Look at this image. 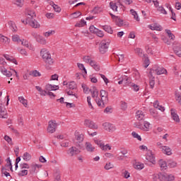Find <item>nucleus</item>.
Returning <instances> with one entry per match:
<instances>
[{
    "instance_id": "obj_2",
    "label": "nucleus",
    "mask_w": 181,
    "mask_h": 181,
    "mask_svg": "<svg viewBox=\"0 0 181 181\" xmlns=\"http://www.w3.org/2000/svg\"><path fill=\"white\" fill-rule=\"evenodd\" d=\"M150 76L152 77L157 74V76H160V74H168V71L165 69V68L158 66V65H155L150 69Z\"/></svg>"
},
{
    "instance_id": "obj_12",
    "label": "nucleus",
    "mask_w": 181,
    "mask_h": 181,
    "mask_svg": "<svg viewBox=\"0 0 181 181\" xmlns=\"http://www.w3.org/2000/svg\"><path fill=\"white\" fill-rule=\"evenodd\" d=\"M80 152H81L80 150L78 148H77V147L72 146L69 148L66 153L69 156H76V155H78V153H80Z\"/></svg>"
},
{
    "instance_id": "obj_15",
    "label": "nucleus",
    "mask_w": 181,
    "mask_h": 181,
    "mask_svg": "<svg viewBox=\"0 0 181 181\" xmlns=\"http://www.w3.org/2000/svg\"><path fill=\"white\" fill-rule=\"evenodd\" d=\"M146 159L148 160V162H151V163H152L153 165H155V163H156V160H155V156L152 154V152H150L146 155Z\"/></svg>"
},
{
    "instance_id": "obj_61",
    "label": "nucleus",
    "mask_w": 181,
    "mask_h": 181,
    "mask_svg": "<svg viewBox=\"0 0 181 181\" xmlns=\"http://www.w3.org/2000/svg\"><path fill=\"white\" fill-rule=\"evenodd\" d=\"M28 175V170H22L18 173V176H26Z\"/></svg>"
},
{
    "instance_id": "obj_31",
    "label": "nucleus",
    "mask_w": 181,
    "mask_h": 181,
    "mask_svg": "<svg viewBox=\"0 0 181 181\" xmlns=\"http://www.w3.org/2000/svg\"><path fill=\"white\" fill-rule=\"evenodd\" d=\"M18 100L20 101V103H22L23 105H24V107H28V100L25 99V98L23 97H18Z\"/></svg>"
},
{
    "instance_id": "obj_24",
    "label": "nucleus",
    "mask_w": 181,
    "mask_h": 181,
    "mask_svg": "<svg viewBox=\"0 0 181 181\" xmlns=\"http://www.w3.org/2000/svg\"><path fill=\"white\" fill-rule=\"evenodd\" d=\"M4 57H5L6 60L11 62V63H14V64H18V62L13 57H10L8 54H4Z\"/></svg>"
},
{
    "instance_id": "obj_47",
    "label": "nucleus",
    "mask_w": 181,
    "mask_h": 181,
    "mask_svg": "<svg viewBox=\"0 0 181 181\" xmlns=\"http://www.w3.org/2000/svg\"><path fill=\"white\" fill-rule=\"evenodd\" d=\"M83 59V62H85V63H88V64H90V62L93 60V59L90 56H85Z\"/></svg>"
},
{
    "instance_id": "obj_18",
    "label": "nucleus",
    "mask_w": 181,
    "mask_h": 181,
    "mask_svg": "<svg viewBox=\"0 0 181 181\" xmlns=\"http://www.w3.org/2000/svg\"><path fill=\"white\" fill-rule=\"evenodd\" d=\"M158 165L161 170H166L168 169V163L163 160H160L158 161Z\"/></svg>"
},
{
    "instance_id": "obj_57",
    "label": "nucleus",
    "mask_w": 181,
    "mask_h": 181,
    "mask_svg": "<svg viewBox=\"0 0 181 181\" xmlns=\"http://www.w3.org/2000/svg\"><path fill=\"white\" fill-rule=\"evenodd\" d=\"M112 168H114V165L111 164V163H106V165H105V169L106 170H110V169H112Z\"/></svg>"
},
{
    "instance_id": "obj_41",
    "label": "nucleus",
    "mask_w": 181,
    "mask_h": 181,
    "mask_svg": "<svg viewBox=\"0 0 181 181\" xmlns=\"http://www.w3.org/2000/svg\"><path fill=\"white\" fill-rule=\"evenodd\" d=\"M21 45L32 50V46H29V42L26 41V40H23V41H21Z\"/></svg>"
},
{
    "instance_id": "obj_40",
    "label": "nucleus",
    "mask_w": 181,
    "mask_h": 181,
    "mask_svg": "<svg viewBox=\"0 0 181 181\" xmlns=\"http://www.w3.org/2000/svg\"><path fill=\"white\" fill-rule=\"evenodd\" d=\"M36 41L38 42V43H40V45H46V40L40 35L38 37Z\"/></svg>"
},
{
    "instance_id": "obj_46",
    "label": "nucleus",
    "mask_w": 181,
    "mask_h": 181,
    "mask_svg": "<svg viewBox=\"0 0 181 181\" xmlns=\"http://www.w3.org/2000/svg\"><path fill=\"white\" fill-rule=\"evenodd\" d=\"M36 168H39V165L37 164L31 165L30 169V172L31 174L35 173L36 172Z\"/></svg>"
},
{
    "instance_id": "obj_51",
    "label": "nucleus",
    "mask_w": 181,
    "mask_h": 181,
    "mask_svg": "<svg viewBox=\"0 0 181 181\" xmlns=\"http://www.w3.org/2000/svg\"><path fill=\"white\" fill-rule=\"evenodd\" d=\"M132 135L133 138H136L138 141H142V138H141V136H139L136 132H132Z\"/></svg>"
},
{
    "instance_id": "obj_36",
    "label": "nucleus",
    "mask_w": 181,
    "mask_h": 181,
    "mask_svg": "<svg viewBox=\"0 0 181 181\" xmlns=\"http://www.w3.org/2000/svg\"><path fill=\"white\" fill-rule=\"evenodd\" d=\"M45 90H47V93H49V91H54V87L52 84H47L45 86Z\"/></svg>"
},
{
    "instance_id": "obj_64",
    "label": "nucleus",
    "mask_w": 181,
    "mask_h": 181,
    "mask_svg": "<svg viewBox=\"0 0 181 181\" xmlns=\"http://www.w3.org/2000/svg\"><path fill=\"white\" fill-rule=\"evenodd\" d=\"M74 18H78L79 16H81V12L80 11H76L74 13L71 14Z\"/></svg>"
},
{
    "instance_id": "obj_17",
    "label": "nucleus",
    "mask_w": 181,
    "mask_h": 181,
    "mask_svg": "<svg viewBox=\"0 0 181 181\" xmlns=\"http://www.w3.org/2000/svg\"><path fill=\"white\" fill-rule=\"evenodd\" d=\"M85 146L88 152H94V151H95V147H94L90 142H86Z\"/></svg>"
},
{
    "instance_id": "obj_45",
    "label": "nucleus",
    "mask_w": 181,
    "mask_h": 181,
    "mask_svg": "<svg viewBox=\"0 0 181 181\" xmlns=\"http://www.w3.org/2000/svg\"><path fill=\"white\" fill-rule=\"evenodd\" d=\"M123 177H124L125 179H128V177H130V174L129 172H128V170H122V173Z\"/></svg>"
},
{
    "instance_id": "obj_11",
    "label": "nucleus",
    "mask_w": 181,
    "mask_h": 181,
    "mask_svg": "<svg viewBox=\"0 0 181 181\" xmlns=\"http://www.w3.org/2000/svg\"><path fill=\"white\" fill-rule=\"evenodd\" d=\"M100 104H103L104 103V105L105 106V104H107V103H108V92H107L105 90H100Z\"/></svg>"
},
{
    "instance_id": "obj_10",
    "label": "nucleus",
    "mask_w": 181,
    "mask_h": 181,
    "mask_svg": "<svg viewBox=\"0 0 181 181\" xmlns=\"http://www.w3.org/2000/svg\"><path fill=\"white\" fill-rule=\"evenodd\" d=\"M84 125L85 127H86L87 128H90V129H98V125H97V124H95V122H94L91 119H85Z\"/></svg>"
},
{
    "instance_id": "obj_56",
    "label": "nucleus",
    "mask_w": 181,
    "mask_h": 181,
    "mask_svg": "<svg viewBox=\"0 0 181 181\" xmlns=\"http://www.w3.org/2000/svg\"><path fill=\"white\" fill-rule=\"evenodd\" d=\"M102 151H111V146H110L109 144H106V145H104L103 144V146H102Z\"/></svg>"
},
{
    "instance_id": "obj_16",
    "label": "nucleus",
    "mask_w": 181,
    "mask_h": 181,
    "mask_svg": "<svg viewBox=\"0 0 181 181\" xmlns=\"http://www.w3.org/2000/svg\"><path fill=\"white\" fill-rule=\"evenodd\" d=\"M136 118L138 121H144L145 118V113L142 110H139L136 112Z\"/></svg>"
},
{
    "instance_id": "obj_54",
    "label": "nucleus",
    "mask_w": 181,
    "mask_h": 181,
    "mask_svg": "<svg viewBox=\"0 0 181 181\" xmlns=\"http://www.w3.org/2000/svg\"><path fill=\"white\" fill-rule=\"evenodd\" d=\"M23 2H25L24 0H16L15 4L17 5V6L22 7L23 6Z\"/></svg>"
},
{
    "instance_id": "obj_60",
    "label": "nucleus",
    "mask_w": 181,
    "mask_h": 181,
    "mask_svg": "<svg viewBox=\"0 0 181 181\" xmlns=\"http://www.w3.org/2000/svg\"><path fill=\"white\" fill-rule=\"evenodd\" d=\"M31 76H33V77H40L42 75L39 71L35 70L32 71Z\"/></svg>"
},
{
    "instance_id": "obj_58",
    "label": "nucleus",
    "mask_w": 181,
    "mask_h": 181,
    "mask_svg": "<svg viewBox=\"0 0 181 181\" xmlns=\"http://www.w3.org/2000/svg\"><path fill=\"white\" fill-rule=\"evenodd\" d=\"M89 30L90 32H91V33H95L98 32V29L94 27V25H90L89 28Z\"/></svg>"
},
{
    "instance_id": "obj_44",
    "label": "nucleus",
    "mask_w": 181,
    "mask_h": 181,
    "mask_svg": "<svg viewBox=\"0 0 181 181\" xmlns=\"http://www.w3.org/2000/svg\"><path fill=\"white\" fill-rule=\"evenodd\" d=\"M130 12L132 15L134 16V19H136V21L139 22V18L138 17V13H136V11H135V10L134 9H131Z\"/></svg>"
},
{
    "instance_id": "obj_62",
    "label": "nucleus",
    "mask_w": 181,
    "mask_h": 181,
    "mask_svg": "<svg viewBox=\"0 0 181 181\" xmlns=\"http://www.w3.org/2000/svg\"><path fill=\"white\" fill-rule=\"evenodd\" d=\"M66 93L68 95H74V97H76V93H74L71 89H66Z\"/></svg>"
},
{
    "instance_id": "obj_6",
    "label": "nucleus",
    "mask_w": 181,
    "mask_h": 181,
    "mask_svg": "<svg viewBox=\"0 0 181 181\" xmlns=\"http://www.w3.org/2000/svg\"><path fill=\"white\" fill-rule=\"evenodd\" d=\"M135 128H138L139 129H141L142 131H149V127H151V124L148 122H136L134 123Z\"/></svg>"
},
{
    "instance_id": "obj_42",
    "label": "nucleus",
    "mask_w": 181,
    "mask_h": 181,
    "mask_svg": "<svg viewBox=\"0 0 181 181\" xmlns=\"http://www.w3.org/2000/svg\"><path fill=\"white\" fill-rule=\"evenodd\" d=\"M110 6L111 9H112V11H115L116 12H117V11H118L117 10L118 9V6L115 3L111 1L110 3Z\"/></svg>"
},
{
    "instance_id": "obj_14",
    "label": "nucleus",
    "mask_w": 181,
    "mask_h": 181,
    "mask_svg": "<svg viewBox=\"0 0 181 181\" xmlns=\"http://www.w3.org/2000/svg\"><path fill=\"white\" fill-rule=\"evenodd\" d=\"M173 50L175 54L178 56V57H181V45L180 44H177V45H174Z\"/></svg>"
},
{
    "instance_id": "obj_23",
    "label": "nucleus",
    "mask_w": 181,
    "mask_h": 181,
    "mask_svg": "<svg viewBox=\"0 0 181 181\" xmlns=\"http://www.w3.org/2000/svg\"><path fill=\"white\" fill-rule=\"evenodd\" d=\"M1 71L2 74H4V76H6V77H11L12 76V72H11L10 71H8L4 67H1Z\"/></svg>"
},
{
    "instance_id": "obj_5",
    "label": "nucleus",
    "mask_w": 181,
    "mask_h": 181,
    "mask_svg": "<svg viewBox=\"0 0 181 181\" xmlns=\"http://www.w3.org/2000/svg\"><path fill=\"white\" fill-rule=\"evenodd\" d=\"M158 178L160 181H172L175 180V175L172 174L159 173L158 174Z\"/></svg>"
},
{
    "instance_id": "obj_29",
    "label": "nucleus",
    "mask_w": 181,
    "mask_h": 181,
    "mask_svg": "<svg viewBox=\"0 0 181 181\" xmlns=\"http://www.w3.org/2000/svg\"><path fill=\"white\" fill-rule=\"evenodd\" d=\"M23 159L28 162V160H30V159H32V156L30 155V153L25 152L23 156Z\"/></svg>"
},
{
    "instance_id": "obj_22",
    "label": "nucleus",
    "mask_w": 181,
    "mask_h": 181,
    "mask_svg": "<svg viewBox=\"0 0 181 181\" xmlns=\"http://www.w3.org/2000/svg\"><path fill=\"white\" fill-rule=\"evenodd\" d=\"M102 11H103V8L100 6H95L93 9L91 11V13L93 15H98V13H101Z\"/></svg>"
},
{
    "instance_id": "obj_32",
    "label": "nucleus",
    "mask_w": 181,
    "mask_h": 181,
    "mask_svg": "<svg viewBox=\"0 0 181 181\" xmlns=\"http://www.w3.org/2000/svg\"><path fill=\"white\" fill-rule=\"evenodd\" d=\"M122 79L123 80V83H124V84H129L131 83V78L128 77L127 76H123Z\"/></svg>"
},
{
    "instance_id": "obj_28",
    "label": "nucleus",
    "mask_w": 181,
    "mask_h": 181,
    "mask_svg": "<svg viewBox=\"0 0 181 181\" xmlns=\"http://www.w3.org/2000/svg\"><path fill=\"white\" fill-rule=\"evenodd\" d=\"M134 50L139 57H145V56H146V54H144L143 50L141 48H136Z\"/></svg>"
},
{
    "instance_id": "obj_37",
    "label": "nucleus",
    "mask_w": 181,
    "mask_h": 181,
    "mask_svg": "<svg viewBox=\"0 0 181 181\" xmlns=\"http://www.w3.org/2000/svg\"><path fill=\"white\" fill-rule=\"evenodd\" d=\"M165 33L168 34V35L170 37V40H175V35H173V33H172L170 30H165Z\"/></svg>"
},
{
    "instance_id": "obj_9",
    "label": "nucleus",
    "mask_w": 181,
    "mask_h": 181,
    "mask_svg": "<svg viewBox=\"0 0 181 181\" xmlns=\"http://www.w3.org/2000/svg\"><path fill=\"white\" fill-rule=\"evenodd\" d=\"M0 118H8V112L5 108V102L0 100Z\"/></svg>"
},
{
    "instance_id": "obj_7",
    "label": "nucleus",
    "mask_w": 181,
    "mask_h": 181,
    "mask_svg": "<svg viewBox=\"0 0 181 181\" xmlns=\"http://www.w3.org/2000/svg\"><path fill=\"white\" fill-rule=\"evenodd\" d=\"M25 25H29L33 29H39L40 28V24L35 18H26Z\"/></svg>"
},
{
    "instance_id": "obj_53",
    "label": "nucleus",
    "mask_w": 181,
    "mask_h": 181,
    "mask_svg": "<svg viewBox=\"0 0 181 181\" xmlns=\"http://www.w3.org/2000/svg\"><path fill=\"white\" fill-rule=\"evenodd\" d=\"M176 165H177V163L175 161L170 160L168 161V166L170 168H176Z\"/></svg>"
},
{
    "instance_id": "obj_26",
    "label": "nucleus",
    "mask_w": 181,
    "mask_h": 181,
    "mask_svg": "<svg viewBox=\"0 0 181 181\" xmlns=\"http://www.w3.org/2000/svg\"><path fill=\"white\" fill-rule=\"evenodd\" d=\"M33 18H36V13L35 11L30 10L27 12L26 19H32Z\"/></svg>"
},
{
    "instance_id": "obj_33",
    "label": "nucleus",
    "mask_w": 181,
    "mask_h": 181,
    "mask_svg": "<svg viewBox=\"0 0 181 181\" xmlns=\"http://www.w3.org/2000/svg\"><path fill=\"white\" fill-rule=\"evenodd\" d=\"M77 88V85L76 84V82L71 81L69 84V90H76Z\"/></svg>"
},
{
    "instance_id": "obj_55",
    "label": "nucleus",
    "mask_w": 181,
    "mask_h": 181,
    "mask_svg": "<svg viewBox=\"0 0 181 181\" xmlns=\"http://www.w3.org/2000/svg\"><path fill=\"white\" fill-rule=\"evenodd\" d=\"M158 11L160 12V13H163V15L168 14V12L166 11V10H165V8H163V6H159L158 8Z\"/></svg>"
},
{
    "instance_id": "obj_19",
    "label": "nucleus",
    "mask_w": 181,
    "mask_h": 181,
    "mask_svg": "<svg viewBox=\"0 0 181 181\" xmlns=\"http://www.w3.org/2000/svg\"><path fill=\"white\" fill-rule=\"evenodd\" d=\"M170 111H171V116L173 119L175 121V122H180V119L179 118V115L176 114V112H175V110L171 109Z\"/></svg>"
},
{
    "instance_id": "obj_59",
    "label": "nucleus",
    "mask_w": 181,
    "mask_h": 181,
    "mask_svg": "<svg viewBox=\"0 0 181 181\" xmlns=\"http://www.w3.org/2000/svg\"><path fill=\"white\" fill-rule=\"evenodd\" d=\"M120 104H121L122 110H127V108H128V105H127V103H125L124 101H121Z\"/></svg>"
},
{
    "instance_id": "obj_63",
    "label": "nucleus",
    "mask_w": 181,
    "mask_h": 181,
    "mask_svg": "<svg viewBox=\"0 0 181 181\" xmlns=\"http://www.w3.org/2000/svg\"><path fill=\"white\" fill-rule=\"evenodd\" d=\"M52 8H54V11H55V12H61L62 11V8L57 4H54V6H52Z\"/></svg>"
},
{
    "instance_id": "obj_1",
    "label": "nucleus",
    "mask_w": 181,
    "mask_h": 181,
    "mask_svg": "<svg viewBox=\"0 0 181 181\" xmlns=\"http://www.w3.org/2000/svg\"><path fill=\"white\" fill-rule=\"evenodd\" d=\"M40 56L45 63V68L47 70H51L53 64H54V59L52 58V54H50L49 50L45 48L41 49Z\"/></svg>"
},
{
    "instance_id": "obj_4",
    "label": "nucleus",
    "mask_w": 181,
    "mask_h": 181,
    "mask_svg": "<svg viewBox=\"0 0 181 181\" xmlns=\"http://www.w3.org/2000/svg\"><path fill=\"white\" fill-rule=\"evenodd\" d=\"M110 40H103L99 44V52L101 54H105L108 52Z\"/></svg>"
},
{
    "instance_id": "obj_35",
    "label": "nucleus",
    "mask_w": 181,
    "mask_h": 181,
    "mask_svg": "<svg viewBox=\"0 0 181 181\" xmlns=\"http://www.w3.org/2000/svg\"><path fill=\"white\" fill-rule=\"evenodd\" d=\"M12 40L13 42H17V43H21V42H22V40H21V37L18 35H13Z\"/></svg>"
},
{
    "instance_id": "obj_43",
    "label": "nucleus",
    "mask_w": 181,
    "mask_h": 181,
    "mask_svg": "<svg viewBox=\"0 0 181 181\" xmlns=\"http://www.w3.org/2000/svg\"><path fill=\"white\" fill-rule=\"evenodd\" d=\"M116 25L119 27L122 26V25H124V21H122V19L117 17L116 18Z\"/></svg>"
},
{
    "instance_id": "obj_49",
    "label": "nucleus",
    "mask_w": 181,
    "mask_h": 181,
    "mask_svg": "<svg viewBox=\"0 0 181 181\" xmlns=\"http://www.w3.org/2000/svg\"><path fill=\"white\" fill-rule=\"evenodd\" d=\"M78 67L80 69V70H83L85 74H87V69H86V67H84V64L78 63Z\"/></svg>"
},
{
    "instance_id": "obj_21",
    "label": "nucleus",
    "mask_w": 181,
    "mask_h": 181,
    "mask_svg": "<svg viewBox=\"0 0 181 181\" xmlns=\"http://www.w3.org/2000/svg\"><path fill=\"white\" fill-rule=\"evenodd\" d=\"M149 28L151 30H158L160 32V30H162V26H160L159 24L158 23H154L152 24L151 25H149Z\"/></svg>"
},
{
    "instance_id": "obj_13",
    "label": "nucleus",
    "mask_w": 181,
    "mask_h": 181,
    "mask_svg": "<svg viewBox=\"0 0 181 181\" xmlns=\"http://www.w3.org/2000/svg\"><path fill=\"white\" fill-rule=\"evenodd\" d=\"M159 148L162 149V152L165 155H168V156L172 155V148H170L169 146H160Z\"/></svg>"
},
{
    "instance_id": "obj_38",
    "label": "nucleus",
    "mask_w": 181,
    "mask_h": 181,
    "mask_svg": "<svg viewBox=\"0 0 181 181\" xmlns=\"http://www.w3.org/2000/svg\"><path fill=\"white\" fill-rule=\"evenodd\" d=\"M144 163H136L134 165V168L138 169L139 170H141L144 169Z\"/></svg>"
},
{
    "instance_id": "obj_27",
    "label": "nucleus",
    "mask_w": 181,
    "mask_h": 181,
    "mask_svg": "<svg viewBox=\"0 0 181 181\" xmlns=\"http://www.w3.org/2000/svg\"><path fill=\"white\" fill-rule=\"evenodd\" d=\"M75 136L76 141H78V142L79 143L83 142V141H84V135L80 134L78 132L75 133Z\"/></svg>"
},
{
    "instance_id": "obj_3",
    "label": "nucleus",
    "mask_w": 181,
    "mask_h": 181,
    "mask_svg": "<svg viewBox=\"0 0 181 181\" xmlns=\"http://www.w3.org/2000/svg\"><path fill=\"white\" fill-rule=\"evenodd\" d=\"M89 91L92 94V98H95V103L98 105V107H100V108H104V103L101 104V99L98 98V90L95 86L93 88V89H90Z\"/></svg>"
},
{
    "instance_id": "obj_25",
    "label": "nucleus",
    "mask_w": 181,
    "mask_h": 181,
    "mask_svg": "<svg viewBox=\"0 0 181 181\" xmlns=\"http://www.w3.org/2000/svg\"><path fill=\"white\" fill-rule=\"evenodd\" d=\"M148 77L150 78V87L151 88H153L155 87V76L153 74H152V76H151V73L149 72Z\"/></svg>"
},
{
    "instance_id": "obj_50",
    "label": "nucleus",
    "mask_w": 181,
    "mask_h": 181,
    "mask_svg": "<svg viewBox=\"0 0 181 181\" xmlns=\"http://www.w3.org/2000/svg\"><path fill=\"white\" fill-rule=\"evenodd\" d=\"M6 164L5 165V168H12V163L11 162V158H7L6 160Z\"/></svg>"
},
{
    "instance_id": "obj_52",
    "label": "nucleus",
    "mask_w": 181,
    "mask_h": 181,
    "mask_svg": "<svg viewBox=\"0 0 181 181\" xmlns=\"http://www.w3.org/2000/svg\"><path fill=\"white\" fill-rule=\"evenodd\" d=\"M144 67L145 69L148 68V66H149V58H148L146 57V55H145V57H144Z\"/></svg>"
},
{
    "instance_id": "obj_48",
    "label": "nucleus",
    "mask_w": 181,
    "mask_h": 181,
    "mask_svg": "<svg viewBox=\"0 0 181 181\" xmlns=\"http://www.w3.org/2000/svg\"><path fill=\"white\" fill-rule=\"evenodd\" d=\"M0 42H1L2 43H9V39L4 35H1V37H0Z\"/></svg>"
},
{
    "instance_id": "obj_30",
    "label": "nucleus",
    "mask_w": 181,
    "mask_h": 181,
    "mask_svg": "<svg viewBox=\"0 0 181 181\" xmlns=\"http://www.w3.org/2000/svg\"><path fill=\"white\" fill-rule=\"evenodd\" d=\"M11 30H12L13 32H16V25L15 24V23L10 21L8 23Z\"/></svg>"
},
{
    "instance_id": "obj_8",
    "label": "nucleus",
    "mask_w": 181,
    "mask_h": 181,
    "mask_svg": "<svg viewBox=\"0 0 181 181\" xmlns=\"http://www.w3.org/2000/svg\"><path fill=\"white\" fill-rule=\"evenodd\" d=\"M56 128H57V123H56V121L50 120L48 122L47 132L54 134V132H56Z\"/></svg>"
},
{
    "instance_id": "obj_39",
    "label": "nucleus",
    "mask_w": 181,
    "mask_h": 181,
    "mask_svg": "<svg viewBox=\"0 0 181 181\" xmlns=\"http://www.w3.org/2000/svg\"><path fill=\"white\" fill-rule=\"evenodd\" d=\"M86 22L84 20H81L79 23H77L75 26L76 28H83V26H86Z\"/></svg>"
},
{
    "instance_id": "obj_20",
    "label": "nucleus",
    "mask_w": 181,
    "mask_h": 181,
    "mask_svg": "<svg viewBox=\"0 0 181 181\" xmlns=\"http://www.w3.org/2000/svg\"><path fill=\"white\" fill-rule=\"evenodd\" d=\"M89 64L94 69V70H95V71H100V65H98L95 61L92 59Z\"/></svg>"
},
{
    "instance_id": "obj_34",
    "label": "nucleus",
    "mask_w": 181,
    "mask_h": 181,
    "mask_svg": "<svg viewBox=\"0 0 181 181\" xmlns=\"http://www.w3.org/2000/svg\"><path fill=\"white\" fill-rule=\"evenodd\" d=\"M103 29L107 33L112 35V28L110 25H103Z\"/></svg>"
}]
</instances>
